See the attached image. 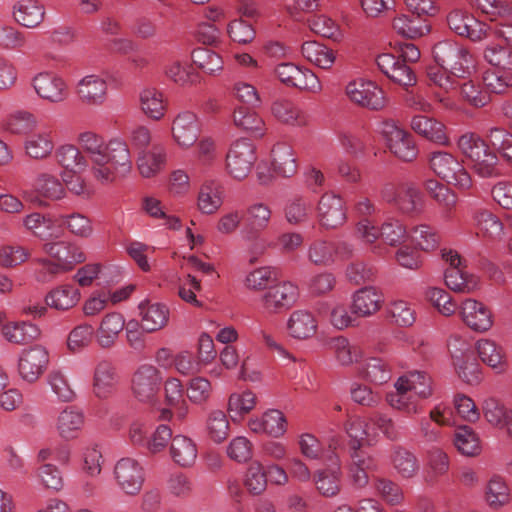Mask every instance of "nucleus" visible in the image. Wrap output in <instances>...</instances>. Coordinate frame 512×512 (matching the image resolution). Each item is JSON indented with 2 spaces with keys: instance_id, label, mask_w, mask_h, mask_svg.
<instances>
[{
  "instance_id": "f257e3e1",
  "label": "nucleus",
  "mask_w": 512,
  "mask_h": 512,
  "mask_svg": "<svg viewBox=\"0 0 512 512\" xmlns=\"http://www.w3.org/2000/svg\"><path fill=\"white\" fill-rule=\"evenodd\" d=\"M458 148L471 162V168L481 178H496L501 175L498 157L486 142L474 133H467L458 139Z\"/></svg>"
},
{
  "instance_id": "f03ea898",
  "label": "nucleus",
  "mask_w": 512,
  "mask_h": 512,
  "mask_svg": "<svg viewBox=\"0 0 512 512\" xmlns=\"http://www.w3.org/2000/svg\"><path fill=\"white\" fill-rule=\"evenodd\" d=\"M132 168L130 151L125 142L114 139L107 143L104 159L98 166H92L94 178L101 183L113 182L117 177L127 175Z\"/></svg>"
},
{
  "instance_id": "7ed1b4c3",
  "label": "nucleus",
  "mask_w": 512,
  "mask_h": 512,
  "mask_svg": "<svg viewBox=\"0 0 512 512\" xmlns=\"http://www.w3.org/2000/svg\"><path fill=\"white\" fill-rule=\"evenodd\" d=\"M432 52L437 65L455 77L466 78L474 69L472 55L456 41H440L434 45Z\"/></svg>"
},
{
  "instance_id": "20e7f679",
  "label": "nucleus",
  "mask_w": 512,
  "mask_h": 512,
  "mask_svg": "<svg viewBox=\"0 0 512 512\" xmlns=\"http://www.w3.org/2000/svg\"><path fill=\"white\" fill-rule=\"evenodd\" d=\"M429 165L432 171L449 184L468 189L472 180L464 166L452 154L444 151L431 153Z\"/></svg>"
},
{
  "instance_id": "39448f33",
  "label": "nucleus",
  "mask_w": 512,
  "mask_h": 512,
  "mask_svg": "<svg viewBox=\"0 0 512 512\" xmlns=\"http://www.w3.org/2000/svg\"><path fill=\"white\" fill-rule=\"evenodd\" d=\"M255 161V146L248 139L235 141L226 157L229 173L238 180L248 176Z\"/></svg>"
},
{
  "instance_id": "423d86ee",
  "label": "nucleus",
  "mask_w": 512,
  "mask_h": 512,
  "mask_svg": "<svg viewBox=\"0 0 512 512\" xmlns=\"http://www.w3.org/2000/svg\"><path fill=\"white\" fill-rule=\"evenodd\" d=\"M162 384L161 372L152 365H142L132 378V391L141 402H152Z\"/></svg>"
},
{
  "instance_id": "0eeeda50",
  "label": "nucleus",
  "mask_w": 512,
  "mask_h": 512,
  "mask_svg": "<svg viewBox=\"0 0 512 512\" xmlns=\"http://www.w3.org/2000/svg\"><path fill=\"white\" fill-rule=\"evenodd\" d=\"M346 94L357 105L380 110L385 106L384 91L371 81H352L346 86Z\"/></svg>"
},
{
  "instance_id": "6e6552de",
  "label": "nucleus",
  "mask_w": 512,
  "mask_h": 512,
  "mask_svg": "<svg viewBox=\"0 0 512 512\" xmlns=\"http://www.w3.org/2000/svg\"><path fill=\"white\" fill-rule=\"evenodd\" d=\"M298 298V287L291 282H280L269 286L262 296L264 309L269 313H279L290 309Z\"/></svg>"
},
{
  "instance_id": "1a4fd4ad",
  "label": "nucleus",
  "mask_w": 512,
  "mask_h": 512,
  "mask_svg": "<svg viewBox=\"0 0 512 512\" xmlns=\"http://www.w3.org/2000/svg\"><path fill=\"white\" fill-rule=\"evenodd\" d=\"M49 356L46 349L40 345L23 350L18 360V372L28 383L35 382L46 370Z\"/></svg>"
},
{
  "instance_id": "9d476101",
  "label": "nucleus",
  "mask_w": 512,
  "mask_h": 512,
  "mask_svg": "<svg viewBox=\"0 0 512 512\" xmlns=\"http://www.w3.org/2000/svg\"><path fill=\"white\" fill-rule=\"evenodd\" d=\"M449 28L457 35L466 37L473 42L487 36L488 26L473 15L461 10H453L447 15Z\"/></svg>"
},
{
  "instance_id": "9b49d317",
  "label": "nucleus",
  "mask_w": 512,
  "mask_h": 512,
  "mask_svg": "<svg viewBox=\"0 0 512 512\" xmlns=\"http://www.w3.org/2000/svg\"><path fill=\"white\" fill-rule=\"evenodd\" d=\"M115 478L121 489L128 495H136L144 482L143 469L131 458L120 459L114 468Z\"/></svg>"
},
{
  "instance_id": "f8f14e48",
  "label": "nucleus",
  "mask_w": 512,
  "mask_h": 512,
  "mask_svg": "<svg viewBox=\"0 0 512 512\" xmlns=\"http://www.w3.org/2000/svg\"><path fill=\"white\" fill-rule=\"evenodd\" d=\"M385 134L389 150L399 159L411 162L416 159L418 149L413 136L394 124H386Z\"/></svg>"
},
{
  "instance_id": "ddd939ff",
  "label": "nucleus",
  "mask_w": 512,
  "mask_h": 512,
  "mask_svg": "<svg viewBox=\"0 0 512 512\" xmlns=\"http://www.w3.org/2000/svg\"><path fill=\"white\" fill-rule=\"evenodd\" d=\"M318 217L322 227L336 229L346 221V210L343 199L334 194H324L318 203Z\"/></svg>"
},
{
  "instance_id": "4468645a",
  "label": "nucleus",
  "mask_w": 512,
  "mask_h": 512,
  "mask_svg": "<svg viewBox=\"0 0 512 512\" xmlns=\"http://www.w3.org/2000/svg\"><path fill=\"white\" fill-rule=\"evenodd\" d=\"M33 87L39 97L51 103L62 102L68 96L64 80L50 72L37 74L33 79Z\"/></svg>"
},
{
  "instance_id": "2eb2a0df",
  "label": "nucleus",
  "mask_w": 512,
  "mask_h": 512,
  "mask_svg": "<svg viewBox=\"0 0 512 512\" xmlns=\"http://www.w3.org/2000/svg\"><path fill=\"white\" fill-rule=\"evenodd\" d=\"M412 130L423 138L438 145L448 146L449 137L445 125L425 115H415L411 119Z\"/></svg>"
},
{
  "instance_id": "dca6fc26",
  "label": "nucleus",
  "mask_w": 512,
  "mask_h": 512,
  "mask_svg": "<svg viewBox=\"0 0 512 512\" xmlns=\"http://www.w3.org/2000/svg\"><path fill=\"white\" fill-rule=\"evenodd\" d=\"M461 314L466 325L477 332L487 331L493 324L491 311L474 299H467L463 303Z\"/></svg>"
},
{
  "instance_id": "f3484780",
  "label": "nucleus",
  "mask_w": 512,
  "mask_h": 512,
  "mask_svg": "<svg viewBox=\"0 0 512 512\" xmlns=\"http://www.w3.org/2000/svg\"><path fill=\"white\" fill-rule=\"evenodd\" d=\"M271 219L270 208L263 203L250 205L242 215L244 223L243 233L247 239L256 238L265 230Z\"/></svg>"
},
{
  "instance_id": "a211bd4d",
  "label": "nucleus",
  "mask_w": 512,
  "mask_h": 512,
  "mask_svg": "<svg viewBox=\"0 0 512 512\" xmlns=\"http://www.w3.org/2000/svg\"><path fill=\"white\" fill-rule=\"evenodd\" d=\"M199 132L200 128L197 117L192 112L180 113L173 122V137L180 146H192L197 141Z\"/></svg>"
},
{
  "instance_id": "6ab92c4d",
  "label": "nucleus",
  "mask_w": 512,
  "mask_h": 512,
  "mask_svg": "<svg viewBox=\"0 0 512 512\" xmlns=\"http://www.w3.org/2000/svg\"><path fill=\"white\" fill-rule=\"evenodd\" d=\"M382 301V295L376 288L372 286L363 287L353 295L351 313L361 317L370 316L380 309Z\"/></svg>"
},
{
  "instance_id": "aec40b11",
  "label": "nucleus",
  "mask_w": 512,
  "mask_h": 512,
  "mask_svg": "<svg viewBox=\"0 0 512 512\" xmlns=\"http://www.w3.org/2000/svg\"><path fill=\"white\" fill-rule=\"evenodd\" d=\"M431 377L422 371H410L399 377L395 388L401 392L414 391L420 398L426 399L432 395Z\"/></svg>"
},
{
  "instance_id": "412c9836",
  "label": "nucleus",
  "mask_w": 512,
  "mask_h": 512,
  "mask_svg": "<svg viewBox=\"0 0 512 512\" xmlns=\"http://www.w3.org/2000/svg\"><path fill=\"white\" fill-rule=\"evenodd\" d=\"M77 93L86 104H102L106 98L107 84L96 75H88L78 83Z\"/></svg>"
},
{
  "instance_id": "4be33fe9",
  "label": "nucleus",
  "mask_w": 512,
  "mask_h": 512,
  "mask_svg": "<svg viewBox=\"0 0 512 512\" xmlns=\"http://www.w3.org/2000/svg\"><path fill=\"white\" fill-rule=\"evenodd\" d=\"M394 30L407 39H416L430 31L427 19L414 14H403L393 20Z\"/></svg>"
},
{
  "instance_id": "5701e85b",
  "label": "nucleus",
  "mask_w": 512,
  "mask_h": 512,
  "mask_svg": "<svg viewBox=\"0 0 512 512\" xmlns=\"http://www.w3.org/2000/svg\"><path fill=\"white\" fill-rule=\"evenodd\" d=\"M140 314L142 316V329L146 332H154L163 328L169 317V310L164 304L155 303L149 305L143 301L139 304Z\"/></svg>"
},
{
  "instance_id": "b1692460",
  "label": "nucleus",
  "mask_w": 512,
  "mask_h": 512,
  "mask_svg": "<svg viewBox=\"0 0 512 512\" xmlns=\"http://www.w3.org/2000/svg\"><path fill=\"white\" fill-rule=\"evenodd\" d=\"M45 16V8L36 0H22L14 6V18L26 28H36Z\"/></svg>"
},
{
  "instance_id": "393cba45",
  "label": "nucleus",
  "mask_w": 512,
  "mask_h": 512,
  "mask_svg": "<svg viewBox=\"0 0 512 512\" xmlns=\"http://www.w3.org/2000/svg\"><path fill=\"white\" fill-rule=\"evenodd\" d=\"M125 320L120 313H109L101 321L96 332L98 344L102 348H110L114 345L119 333L123 330Z\"/></svg>"
},
{
  "instance_id": "a878e982",
  "label": "nucleus",
  "mask_w": 512,
  "mask_h": 512,
  "mask_svg": "<svg viewBox=\"0 0 512 512\" xmlns=\"http://www.w3.org/2000/svg\"><path fill=\"white\" fill-rule=\"evenodd\" d=\"M43 250L63 265L72 266L86 259L84 253L77 246L65 241L46 242L43 245Z\"/></svg>"
},
{
  "instance_id": "bb28decb",
  "label": "nucleus",
  "mask_w": 512,
  "mask_h": 512,
  "mask_svg": "<svg viewBox=\"0 0 512 512\" xmlns=\"http://www.w3.org/2000/svg\"><path fill=\"white\" fill-rule=\"evenodd\" d=\"M170 454L173 461L181 467L192 466L197 458V447L193 440L184 435L173 437L170 445Z\"/></svg>"
},
{
  "instance_id": "cd10ccee",
  "label": "nucleus",
  "mask_w": 512,
  "mask_h": 512,
  "mask_svg": "<svg viewBox=\"0 0 512 512\" xmlns=\"http://www.w3.org/2000/svg\"><path fill=\"white\" fill-rule=\"evenodd\" d=\"M271 155L272 167L276 174L288 178L296 173L297 164L291 146L278 143L273 147Z\"/></svg>"
},
{
  "instance_id": "c85d7f7f",
  "label": "nucleus",
  "mask_w": 512,
  "mask_h": 512,
  "mask_svg": "<svg viewBox=\"0 0 512 512\" xmlns=\"http://www.w3.org/2000/svg\"><path fill=\"white\" fill-rule=\"evenodd\" d=\"M474 224L477 234L490 239L500 238L503 234V224L491 211L477 208L473 211Z\"/></svg>"
},
{
  "instance_id": "c756f323",
  "label": "nucleus",
  "mask_w": 512,
  "mask_h": 512,
  "mask_svg": "<svg viewBox=\"0 0 512 512\" xmlns=\"http://www.w3.org/2000/svg\"><path fill=\"white\" fill-rule=\"evenodd\" d=\"M287 328L292 337L306 339L315 334L317 322L310 312L298 310L291 314Z\"/></svg>"
},
{
  "instance_id": "7c9ffc66",
  "label": "nucleus",
  "mask_w": 512,
  "mask_h": 512,
  "mask_svg": "<svg viewBox=\"0 0 512 512\" xmlns=\"http://www.w3.org/2000/svg\"><path fill=\"white\" fill-rule=\"evenodd\" d=\"M80 292L72 285H63L51 290L45 297L46 305L57 310H69L77 305Z\"/></svg>"
},
{
  "instance_id": "2f4dec72",
  "label": "nucleus",
  "mask_w": 512,
  "mask_h": 512,
  "mask_svg": "<svg viewBox=\"0 0 512 512\" xmlns=\"http://www.w3.org/2000/svg\"><path fill=\"white\" fill-rule=\"evenodd\" d=\"M4 337L15 344H27L38 338L39 328L30 322H10L2 327Z\"/></svg>"
},
{
  "instance_id": "473e14b6",
  "label": "nucleus",
  "mask_w": 512,
  "mask_h": 512,
  "mask_svg": "<svg viewBox=\"0 0 512 512\" xmlns=\"http://www.w3.org/2000/svg\"><path fill=\"white\" fill-rule=\"evenodd\" d=\"M235 126L249 132L254 137H262L265 131L263 119L248 107H238L233 113Z\"/></svg>"
},
{
  "instance_id": "72a5a7b5",
  "label": "nucleus",
  "mask_w": 512,
  "mask_h": 512,
  "mask_svg": "<svg viewBox=\"0 0 512 512\" xmlns=\"http://www.w3.org/2000/svg\"><path fill=\"white\" fill-rule=\"evenodd\" d=\"M140 107L147 117L160 120L166 110L163 93L156 88L144 89L140 93Z\"/></svg>"
},
{
  "instance_id": "f704fd0d",
  "label": "nucleus",
  "mask_w": 512,
  "mask_h": 512,
  "mask_svg": "<svg viewBox=\"0 0 512 512\" xmlns=\"http://www.w3.org/2000/svg\"><path fill=\"white\" fill-rule=\"evenodd\" d=\"M301 53L308 61L322 69L330 68L335 61L333 50L316 41L304 42Z\"/></svg>"
},
{
  "instance_id": "c9c22d12",
  "label": "nucleus",
  "mask_w": 512,
  "mask_h": 512,
  "mask_svg": "<svg viewBox=\"0 0 512 512\" xmlns=\"http://www.w3.org/2000/svg\"><path fill=\"white\" fill-rule=\"evenodd\" d=\"M477 352L480 359L501 372L506 367V358L504 350L501 346L497 345L494 341L488 339H481L476 344Z\"/></svg>"
},
{
  "instance_id": "e433bc0d",
  "label": "nucleus",
  "mask_w": 512,
  "mask_h": 512,
  "mask_svg": "<svg viewBox=\"0 0 512 512\" xmlns=\"http://www.w3.org/2000/svg\"><path fill=\"white\" fill-rule=\"evenodd\" d=\"M116 383L115 369L111 362L101 361L94 373V392L99 398H106Z\"/></svg>"
},
{
  "instance_id": "4c0bfd02",
  "label": "nucleus",
  "mask_w": 512,
  "mask_h": 512,
  "mask_svg": "<svg viewBox=\"0 0 512 512\" xmlns=\"http://www.w3.org/2000/svg\"><path fill=\"white\" fill-rule=\"evenodd\" d=\"M422 197L420 190L413 184H403L398 188L395 207L403 214H413L421 210Z\"/></svg>"
},
{
  "instance_id": "58836bf2",
  "label": "nucleus",
  "mask_w": 512,
  "mask_h": 512,
  "mask_svg": "<svg viewBox=\"0 0 512 512\" xmlns=\"http://www.w3.org/2000/svg\"><path fill=\"white\" fill-rule=\"evenodd\" d=\"M83 423V414L79 410L69 407L60 413L57 422V429L62 438L73 439L77 436V433L81 429Z\"/></svg>"
},
{
  "instance_id": "ea45409f",
  "label": "nucleus",
  "mask_w": 512,
  "mask_h": 512,
  "mask_svg": "<svg viewBox=\"0 0 512 512\" xmlns=\"http://www.w3.org/2000/svg\"><path fill=\"white\" fill-rule=\"evenodd\" d=\"M165 163V153L161 147H153L151 151H143L137 159V166L143 177L154 176Z\"/></svg>"
},
{
  "instance_id": "a19ab883",
  "label": "nucleus",
  "mask_w": 512,
  "mask_h": 512,
  "mask_svg": "<svg viewBox=\"0 0 512 512\" xmlns=\"http://www.w3.org/2000/svg\"><path fill=\"white\" fill-rule=\"evenodd\" d=\"M56 158L61 166L75 174L83 172L88 166L85 157L73 145H63L58 148Z\"/></svg>"
},
{
  "instance_id": "79ce46f5",
  "label": "nucleus",
  "mask_w": 512,
  "mask_h": 512,
  "mask_svg": "<svg viewBox=\"0 0 512 512\" xmlns=\"http://www.w3.org/2000/svg\"><path fill=\"white\" fill-rule=\"evenodd\" d=\"M79 143L81 148L88 153L92 166L102 163L107 144L101 136L90 131L83 132L79 135Z\"/></svg>"
},
{
  "instance_id": "37998d69",
  "label": "nucleus",
  "mask_w": 512,
  "mask_h": 512,
  "mask_svg": "<svg viewBox=\"0 0 512 512\" xmlns=\"http://www.w3.org/2000/svg\"><path fill=\"white\" fill-rule=\"evenodd\" d=\"M392 463L403 478L413 477L419 470L416 456L402 446H396L392 454Z\"/></svg>"
},
{
  "instance_id": "c03bdc74",
  "label": "nucleus",
  "mask_w": 512,
  "mask_h": 512,
  "mask_svg": "<svg viewBox=\"0 0 512 512\" xmlns=\"http://www.w3.org/2000/svg\"><path fill=\"white\" fill-rule=\"evenodd\" d=\"M483 81L488 94H505L512 89V69L487 71Z\"/></svg>"
},
{
  "instance_id": "a18cd8bd",
  "label": "nucleus",
  "mask_w": 512,
  "mask_h": 512,
  "mask_svg": "<svg viewBox=\"0 0 512 512\" xmlns=\"http://www.w3.org/2000/svg\"><path fill=\"white\" fill-rule=\"evenodd\" d=\"M272 114L286 124L302 125L306 122L304 113L289 100H277L272 104Z\"/></svg>"
},
{
  "instance_id": "49530a36",
  "label": "nucleus",
  "mask_w": 512,
  "mask_h": 512,
  "mask_svg": "<svg viewBox=\"0 0 512 512\" xmlns=\"http://www.w3.org/2000/svg\"><path fill=\"white\" fill-rule=\"evenodd\" d=\"M206 429L213 442L219 444L225 441L229 435V422L225 413L221 410L210 412L206 421Z\"/></svg>"
},
{
  "instance_id": "de8ad7c7",
  "label": "nucleus",
  "mask_w": 512,
  "mask_h": 512,
  "mask_svg": "<svg viewBox=\"0 0 512 512\" xmlns=\"http://www.w3.org/2000/svg\"><path fill=\"white\" fill-rule=\"evenodd\" d=\"M333 246L332 242L316 239L308 247V261L319 267H327L333 264Z\"/></svg>"
},
{
  "instance_id": "09e8293b",
  "label": "nucleus",
  "mask_w": 512,
  "mask_h": 512,
  "mask_svg": "<svg viewBox=\"0 0 512 512\" xmlns=\"http://www.w3.org/2000/svg\"><path fill=\"white\" fill-rule=\"evenodd\" d=\"M54 144L49 133L30 135L25 142L27 155L34 159H43L53 150Z\"/></svg>"
},
{
  "instance_id": "8fccbe9b",
  "label": "nucleus",
  "mask_w": 512,
  "mask_h": 512,
  "mask_svg": "<svg viewBox=\"0 0 512 512\" xmlns=\"http://www.w3.org/2000/svg\"><path fill=\"white\" fill-rule=\"evenodd\" d=\"M191 56L193 63L207 74L222 70L223 61L221 57L208 48L194 49Z\"/></svg>"
},
{
  "instance_id": "3c124183",
  "label": "nucleus",
  "mask_w": 512,
  "mask_h": 512,
  "mask_svg": "<svg viewBox=\"0 0 512 512\" xmlns=\"http://www.w3.org/2000/svg\"><path fill=\"white\" fill-rule=\"evenodd\" d=\"M267 482L268 478L263 465L257 461L252 462L244 480L247 490L253 495H260L266 490Z\"/></svg>"
},
{
  "instance_id": "603ef678",
  "label": "nucleus",
  "mask_w": 512,
  "mask_h": 512,
  "mask_svg": "<svg viewBox=\"0 0 512 512\" xmlns=\"http://www.w3.org/2000/svg\"><path fill=\"white\" fill-rule=\"evenodd\" d=\"M340 469L319 471L315 476L317 490L325 497H333L340 491Z\"/></svg>"
},
{
  "instance_id": "864d4df0",
  "label": "nucleus",
  "mask_w": 512,
  "mask_h": 512,
  "mask_svg": "<svg viewBox=\"0 0 512 512\" xmlns=\"http://www.w3.org/2000/svg\"><path fill=\"white\" fill-rule=\"evenodd\" d=\"M60 225H64L74 235L81 238H88L93 232L91 221L80 213L59 215Z\"/></svg>"
},
{
  "instance_id": "5fc2aeb1",
  "label": "nucleus",
  "mask_w": 512,
  "mask_h": 512,
  "mask_svg": "<svg viewBox=\"0 0 512 512\" xmlns=\"http://www.w3.org/2000/svg\"><path fill=\"white\" fill-rule=\"evenodd\" d=\"M311 203L302 196H294L285 206V217L290 224H299L308 219Z\"/></svg>"
},
{
  "instance_id": "6e6d98bb",
  "label": "nucleus",
  "mask_w": 512,
  "mask_h": 512,
  "mask_svg": "<svg viewBox=\"0 0 512 512\" xmlns=\"http://www.w3.org/2000/svg\"><path fill=\"white\" fill-rule=\"evenodd\" d=\"M380 235L390 246L401 245L408 237L405 226L397 219H388L382 224Z\"/></svg>"
},
{
  "instance_id": "4d7b16f0",
  "label": "nucleus",
  "mask_w": 512,
  "mask_h": 512,
  "mask_svg": "<svg viewBox=\"0 0 512 512\" xmlns=\"http://www.w3.org/2000/svg\"><path fill=\"white\" fill-rule=\"evenodd\" d=\"M94 334L95 330L90 324L76 326L68 335V349L73 353L81 351L90 344Z\"/></svg>"
},
{
  "instance_id": "13d9d810",
  "label": "nucleus",
  "mask_w": 512,
  "mask_h": 512,
  "mask_svg": "<svg viewBox=\"0 0 512 512\" xmlns=\"http://www.w3.org/2000/svg\"><path fill=\"white\" fill-rule=\"evenodd\" d=\"M454 444L463 455L474 456L479 452V440L468 426L459 428L454 437Z\"/></svg>"
},
{
  "instance_id": "bf43d9fd",
  "label": "nucleus",
  "mask_w": 512,
  "mask_h": 512,
  "mask_svg": "<svg viewBox=\"0 0 512 512\" xmlns=\"http://www.w3.org/2000/svg\"><path fill=\"white\" fill-rule=\"evenodd\" d=\"M364 376L371 383L382 385L391 379V370L380 358H370L364 368Z\"/></svg>"
},
{
  "instance_id": "052dcab7",
  "label": "nucleus",
  "mask_w": 512,
  "mask_h": 512,
  "mask_svg": "<svg viewBox=\"0 0 512 512\" xmlns=\"http://www.w3.org/2000/svg\"><path fill=\"white\" fill-rule=\"evenodd\" d=\"M462 98L474 107H484L490 102L487 89L483 90L480 85L472 80L466 81L460 86Z\"/></svg>"
},
{
  "instance_id": "680f3d73",
  "label": "nucleus",
  "mask_w": 512,
  "mask_h": 512,
  "mask_svg": "<svg viewBox=\"0 0 512 512\" xmlns=\"http://www.w3.org/2000/svg\"><path fill=\"white\" fill-rule=\"evenodd\" d=\"M411 238L423 251L434 250L439 244V236L435 229L425 224L413 228Z\"/></svg>"
},
{
  "instance_id": "e2e57ef3",
  "label": "nucleus",
  "mask_w": 512,
  "mask_h": 512,
  "mask_svg": "<svg viewBox=\"0 0 512 512\" xmlns=\"http://www.w3.org/2000/svg\"><path fill=\"white\" fill-rule=\"evenodd\" d=\"M30 253L20 245H4L0 247V266L13 268L24 263Z\"/></svg>"
},
{
  "instance_id": "0e129e2a",
  "label": "nucleus",
  "mask_w": 512,
  "mask_h": 512,
  "mask_svg": "<svg viewBox=\"0 0 512 512\" xmlns=\"http://www.w3.org/2000/svg\"><path fill=\"white\" fill-rule=\"evenodd\" d=\"M486 500L493 508H498L508 502L509 488L500 477H494L489 481Z\"/></svg>"
},
{
  "instance_id": "69168bd1",
  "label": "nucleus",
  "mask_w": 512,
  "mask_h": 512,
  "mask_svg": "<svg viewBox=\"0 0 512 512\" xmlns=\"http://www.w3.org/2000/svg\"><path fill=\"white\" fill-rule=\"evenodd\" d=\"M484 57L497 69H512V48L510 47L488 46L484 51Z\"/></svg>"
},
{
  "instance_id": "338daca9",
  "label": "nucleus",
  "mask_w": 512,
  "mask_h": 512,
  "mask_svg": "<svg viewBox=\"0 0 512 512\" xmlns=\"http://www.w3.org/2000/svg\"><path fill=\"white\" fill-rule=\"evenodd\" d=\"M255 401L256 396L251 391L231 394L228 401V410L232 413V418L249 413L254 408Z\"/></svg>"
},
{
  "instance_id": "774afa93",
  "label": "nucleus",
  "mask_w": 512,
  "mask_h": 512,
  "mask_svg": "<svg viewBox=\"0 0 512 512\" xmlns=\"http://www.w3.org/2000/svg\"><path fill=\"white\" fill-rule=\"evenodd\" d=\"M447 287L456 292H469L475 285L463 268H447L444 274Z\"/></svg>"
}]
</instances>
